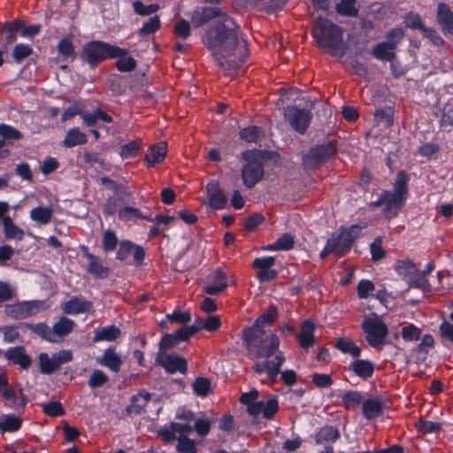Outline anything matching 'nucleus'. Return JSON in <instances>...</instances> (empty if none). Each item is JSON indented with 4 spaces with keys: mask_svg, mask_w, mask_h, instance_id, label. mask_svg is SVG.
<instances>
[{
    "mask_svg": "<svg viewBox=\"0 0 453 453\" xmlns=\"http://www.w3.org/2000/svg\"><path fill=\"white\" fill-rule=\"evenodd\" d=\"M243 344L248 356L258 361L260 358L272 359L278 353L280 340L274 334H266L265 331L244 329L242 331Z\"/></svg>",
    "mask_w": 453,
    "mask_h": 453,
    "instance_id": "obj_3",
    "label": "nucleus"
},
{
    "mask_svg": "<svg viewBox=\"0 0 453 453\" xmlns=\"http://www.w3.org/2000/svg\"><path fill=\"white\" fill-rule=\"evenodd\" d=\"M161 21L158 16H155L143 23L142 27L138 31L139 36L151 35L160 29Z\"/></svg>",
    "mask_w": 453,
    "mask_h": 453,
    "instance_id": "obj_47",
    "label": "nucleus"
},
{
    "mask_svg": "<svg viewBox=\"0 0 453 453\" xmlns=\"http://www.w3.org/2000/svg\"><path fill=\"white\" fill-rule=\"evenodd\" d=\"M383 401L380 398H370L363 402L362 411L366 419H373L383 412Z\"/></svg>",
    "mask_w": 453,
    "mask_h": 453,
    "instance_id": "obj_31",
    "label": "nucleus"
},
{
    "mask_svg": "<svg viewBox=\"0 0 453 453\" xmlns=\"http://www.w3.org/2000/svg\"><path fill=\"white\" fill-rule=\"evenodd\" d=\"M335 348L345 354H349L354 358L359 357L361 349L349 338H339L335 342Z\"/></svg>",
    "mask_w": 453,
    "mask_h": 453,
    "instance_id": "obj_37",
    "label": "nucleus"
},
{
    "mask_svg": "<svg viewBox=\"0 0 453 453\" xmlns=\"http://www.w3.org/2000/svg\"><path fill=\"white\" fill-rule=\"evenodd\" d=\"M88 142V137L85 133L80 131L79 128H71L67 134L65 138L63 141V144L66 148H73L77 145L86 144Z\"/></svg>",
    "mask_w": 453,
    "mask_h": 453,
    "instance_id": "obj_32",
    "label": "nucleus"
},
{
    "mask_svg": "<svg viewBox=\"0 0 453 453\" xmlns=\"http://www.w3.org/2000/svg\"><path fill=\"white\" fill-rule=\"evenodd\" d=\"M226 287V274L221 268H218L213 273L212 283L205 286L203 290L206 294L216 296L223 292Z\"/></svg>",
    "mask_w": 453,
    "mask_h": 453,
    "instance_id": "obj_30",
    "label": "nucleus"
},
{
    "mask_svg": "<svg viewBox=\"0 0 453 453\" xmlns=\"http://www.w3.org/2000/svg\"><path fill=\"white\" fill-rule=\"evenodd\" d=\"M264 176V165L259 160H250L243 166L242 177L247 188H252Z\"/></svg>",
    "mask_w": 453,
    "mask_h": 453,
    "instance_id": "obj_16",
    "label": "nucleus"
},
{
    "mask_svg": "<svg viewBox=\"0 0 453 453\" xmlns=\"http://www.w3.org/2000/svg\"><path fill=\"white\" fill-rule=\"evenodd\" d=\"M53 216V210L50 207L38 206L31 210L30 218L35 222L41 225H47L50 222Z\"/></svg>",
    "mask_w": 453,
    "mask_h": 453,
    "instance_id": "obj_36",
    "label": "nucleus"
},
{
    "mask_svg": "<svg viewBox=\"0 0 453 453\" xmlns=\"http://www.w3.org/2000/svg\"><path fill=\"white\" fill-rule=\"evenodd\" d=\"M49 309V304L43 300H33L7 304L4 312L13 319L21 320L35 316Z\"/></svg>",
    "mask_w": 453,
    "mask_h": 453,
    "instance_id": "obj_7",
    "label": "nucleus"
},
{
    "mask_svg": "<svg viewBox=\"0 0 453 453\" xmlns=\"http://www.w3.org/2000/svg\"><path fill=\"white\" fill-rule=\"evenodd\" d=\"M436 19L442 32L453 35V12L447 4H438Z\"/></svg>",
    "mask_w": 453,
    "mask_h": 453,
    "instance_id": "obj_21",
    "label": "nucleus"
},
{
    "mask_svg": "<svg viewBox=\"0 0 453 453\" xmlns=\"http://www.w3.org/2000/svg\"><path fill=\"white\" fill-rule=\"evenodd\" d=\"M0 136L4 140L18 141L22 138V134L12 126L0 124Z\"/></svg>",
    "mask_w": 453,
    "mask_h": 453,
    "instance_id": "obj_57",
    "label": "nucleus"
},
{
    "mask_svg": "<svg viewBox=\"0 0 453 453\" xmlns=\"http://www.w3.org/2000/svg\"><path fill=\"white\" fill-rule=\"evenodd\" d=\"M109 381V377L103 371L96 369L92 372L88 380V385L91 388H101Z\"/></svg>",
    "mask_w": 453,
    "mask_h": 453,
    "instance_id": "obj_48",
    "label": "nucleus"
},
{
    "mask_svg": "<svg viewBox=\"0 0 453 453\" xmlns=\"http://www.w3.org/2000/svg\"><path fill=\"white\" fill-rule=\"evenodd\" d=\"M73 352L70 349H62L50 357L47 353L38 356L39 369L42 374H52L59 370L62 365L73 360Z\"/></svg>",
    "mask_w": 453,
    "mask_h": 453,
    "instance_id": "obj_12",
    "label": "nucleus"
},
{
    "mask_svg": "<svg viewBox=\"0 0 453 453\" xmlns=\"http://www.w3.org/2000/svg\"><path fill=\"white\" fill-rule=\"evenodd\" d=\"M449 321L444 320L440 326V335L444 341L453 342V311L449 314Z\"/></svg>",
    "mask_w": 453,
    "mask_h": 453,
    "instance_id": "obj_58",
    "label": "nucleus"
},
{
    "mask_svg": "<svg viewBox=\"0 0 453 453\" xmlns=\"http://www.w3.org/2000/svg\"><path fill=\"white\" fill-rule=\"evenodd\" d=\"M4 357L25 370L28 369L32 364V358L27 354L23 346L9 348L4 351Z\"/></svg>",
    "mask_w": 453,
    "mask_h": 453,
    "instance_id": "obj_20",
    "label": "nucleus"
},
{
    "mask_svg": "<svg viewBox=\"0 0 453 453\" xmlns=\"http://www.w3.org/2000/svg\"><path fill=\"white\" fill-rule=\"evenodd\" d=\"M58 51L65 58H73L75 56L74 47L70 38L62 39L58 44Z\"/></svg>",
    "mask_w": 453,
    "mask_h": 453,
    "instance_id": "obj_61",
    "label": "nucleus"
},
{
    "mask_svg": "<svg viewBox=\"0 0 453 453\" xmlns=\"http://www.w3.org/2000/svg\"><path fill=\"white\" fill-rule=\"evenodd\" d=\"M167 151L166 142H161L153 146H151L146 152L145 155V164L147 166L151 167L157 164L161 163L165 156Z\"/></svg>",
    "mask_w": 453,
    "mask_h": 453,
    "instance_id": "obj_27",
    "label": "nucleus"
},
{
    "mask_svg": "<svg viewBox=\"0 0 453 453\" xmlns=\"http://www.w3.org/2000/svg\"><path fill=\"white\" fill-rule=\"evenodd\" d=\"M24 326L31 332L41 337L42 339L54 342L52 327L50 328L46 323L30 324L25 323Z\"/></svg>",
    "mask_w": 453,
    "mask_h": 453,
    "instance_id": "obj_35",
    "label": "nucleus"
},
{
    "mask_svg": "<svg viewBox=\"0 0 453 453\" xmlns=\"http://www.w3.org/2000/svg\"><path fill=\"white\" fill-rule=\"evenodd\" d=\"M192 387L194 393L196 395L204 397L208 395L209 392L211 391V381L206 378L199 377L196 379Z\"/></svg>",
    "mask_w": 453,
    "mask_h": 453,
    "instance_id": "obj_50",
    "label": "nucleus"
},
{
    "mask_svg": "<svg viewBox=\"0 0 453 453\" xmlns=\"http://www.w3.org/2000/svg\"><path fill=\"white\" fill-rule=\"evenodd\" d=\"M374 120L377 125H382L385 127H389L394 123V112L389 108L379 109L374 113Z\"/></svg>",
    "mask_w": 453,
    "mask_h": 453,
    "instance_id": "obj_43",
    "label": "nucleus"
},
{
    "mask_svg": "<svg viewBox=\"0 0 453 453\" xmlns=\"http://www.w3.org/2000/svg\"><path fill=\"white\" fill-rule=\"evenodd\" d=\"M119 242L115 232L109 229L104 232L102 249L104 252L108 253L115 250Z\"/></svg>",
    "mask_w": 453,
    "mask_h": 453,
    "instance_id": "obj_45",
    "label": "nucleus"
},
{
    "mask_svg": "<svg viewBox=\"0 0 453 453\" xmlns=\"http://www.w3.org/2000/svg\"><path fill=\"white\" fill-rule=\"evenodd\" d=\"M23 22L20 20H13L6 22L1 28V33L5 35L7 44H12L17 39V33L22 28Z\"/></svg>",
    "mask_w": 453,
    "mask_h": 453,
    "instance_id": "obj_38",
    "label": "nucleus"
},
{
    "mask_svg": "<svg viewBox=\"0 0 453 453\" xmlns=\"http://www.w3.org/2000/svg\"><path fill=\"white\" fill-rule=\"evenodd\" d=\"M312 35L319 45L334 57H342L347 52L343 42V30L331 20L319 17L313 25Z\"/></svg>",
    "mask_w": 453,
    "mask_h": 453,
    "instance_id": "obj_2",
    "label": "nucleus"
},
{
    "mask_svg": "<svg viewBox=\"0 0 453 453\" xmlns=\"http://www.w3.org/2000/svg\"><path fill=\"white\" fill-rule=\"evenodd\" d=\"M96 363L114 372H119L123 362L120 356L113 349H107L101 357L96 358Z\"/></svg>",
    "mask_w": 453,
    "mask_h": 453,
    "instance_id": "obj_28",
    "label": "nucleus"
},
{
    "mask_svg": "<svg viewBox=\"0 0 453 453\" xmlns=\"http://www.w3.org/2000/svg\"><path fill=\"white\" fill-rule=\"evenodd\" d=\"M173 34L177 37L187 39L191 34L190 23L185 19L177 21L173 27Z\"/></svg>",
    "mask_w": 453,
    "mask_h": 453,
    "instance_id": "obj_59",
    "label": "nucleus"
},
{
    "mask_svg": "<svg viewBox=\"0 0 453 453\" xmlns=\"http://www.w3.org/2000/svg\"><path fill=\"white\" fill-rule=\"evenodd\" d=\"M176 449L179 453H196L197 447L195 440L188 437L177 438Z\"/></svg>",
    "mask_w": 453,
    "mask_h": 453,
    "instance_id": "obj_51",
    "label": "nucleus"
},
{
    "mask_svg": "<svg viewBox=\"0 0 453 453\" xmlns=\"http://www.w3.org/2000/svg\"><path fill=\"white\" fill-rule=\"evenodd\" d=\"M338 14L345 17H357L359 12L357 0H341L335 6Z\"/></svg>",
    "mask_w": 453,
    "mask_h": 453,
    "instance_id": "obj_41",
    "label": "nucleus"
},
{
    "mask_svg": "<svg viewBox=\"0 0 453 453\" xmlns=\"http://www.w3.org/2000/svg\"><path fill=\"white\" fill-rule=\"evenodd\" d=\"M188 337L186 334V332L183 330L182 326L180 327L173 334H166L162 338L159 343V352L158 354L166 353V350L172 349L175 345H177L180 342L188 341Z\"/></svg>",
    "mask_w": 453,
    "mask_h": 453,
    "instance_id": "obj_26",
    "label": "nucleus"
},
{
    "mask_svg": "<svg viewBox=\"0 0 453 453\" xmlns=\"http://www.w3.org/2000/svg\"><path fill=\"white\" fill-rule=\"evenodd\" d=\"M92 303L84 298L72 297L67 302L62 303V311L65 314H79L90 311Z\"/></svg>",
    "mask_w": 453,
    "mask_h": 453,
    "instance_id": "obj_25",
    "label": "nucleus"
},
{
    "mask_svg": "<svg viewBox=\"0 0 453 453\" xmlns=\"http://www.w3.org/2000/svg\"><path fill=\"white\" fill-rule=\"evenodd\" d=\"M127 53H128L127 50L118 46L102 41H92L82 47L80 57L83 62L94 69L107 58H115Z\"/></svg>",
    "mask_w": 453,
    "mask_h": 453,
    "instance_id": "obj_5",
    "label": "nucleus"
},
{
    "mask_svg": "<svg viewBox=\"0 0 453 453\" xmlns=\"http://www.w3.org/2000/svg\"><path fill=\"white\" fill-rule=\"evenodd\" d=\"M311 382L320 389L329 388L334 384V380L330 374L326 373H313L311 375Z\"/></svg>",
    "mask_w": 453,
    "mask_h": 453,
    "instance_id": "obj_53",
    "label": "nucleus"
},
{
    "mask_svg": "<svg viewBox=\"0 0 453 453\" xmlns=\"http://www.w3.org/2000/svg\"><path fill=\"white\" fill-rule=\"evenodd\" d=\"M145 257L144 249L130 241H121L119 244L116 259L140 266Z\"/></svg>",
    "mask_w": 453,
    "mask_h": 453,
    "instance_id": "obj_13",
    "label": "nucleus"
},
{
    "mask_svg": "<svg viewBox=\"0 0 453 453\" xmlns=\"http://www.w3.org/2000/svg\"><path fill=\"white\" fill-rule=\"evenodd\" d=\"M75 326V322L65 316H62L52 326L54 342H60L65 336L70 334Z\"/></svg>",
    "mask_w": 453,
    "mask_h": 453,
    "instance_id": "obj_23",
    "label": "nucleus"
},
{
    "mask_svg": "<svg viewBox=\"0 0 453 453\" xmlns=\"http://www.w3.org/2000/svg\"><path fill=\"white\" fill-rule=\"evenodd\" d=\"M408 174L404 171H400L396 174L393 190L382 191L385 218L391 219L396 217L398 211L403 206L408 196Z\"/></svg>",
    "mask_w": 453,
    "mask_h": 453,
    "instance_id": "obj_4",
    "label": "nucleus"
},
{
    "mask_svg": "<svg viewBox=\"0 0 453 453\" xmlns=\"http://www.w3.org/2000/svg\"><path fill=\"white\" fill-rule=\"evenodd\" d=\"M3 225L6 238L15 239L18 241H21L24 238V231L18 226H16L9 216L4 218Z\"/></svg>",
    "mask_w": 453,
    "mask_h": 453,
    "instance_id": "obj_40",
    "label": "nucleus"
},
{
    "mask_svg": "<svg viewBox=\"0 0 453 453\" xmlns=\"http://www.w3.org/2000/svg\"><path fill=\"white\" fill-rule=\"evenodd\" d=\"M21 419L15 416H6L0 421V430L4 432H15L19 429Z\"/></svg>",
    "mask_w": 453,
    "mask_h": 453,
    "instance_id": "obj_49",
    "label": "nucleus"
},
{
    "mask_svg": "<svg viewBox=\"0 0 453 453\" xmlns=\"http://www.w3.org/2000/svg\"><path fill=\"white\" fill-rule=\"evenodd\" d=\"M42 411L50 417H58L65 413V410L59 402H50L44 404Z\"/></svg>",
    "mask_w": 453,
    "mask_h": 453,
    "instance_id": "obj_64",
    "label": "nucleus"
},
{
    "mask_svg": "<svg viewBox=\"0 0 453 453\" xmlns=\"http://www.w3.org/2000/svg\"><path fill=\"white\" fill-rule=\"evenodd\" d=\"M158 363L169 372L186 373L188 371V362L186 358L174 353H163L157 355Z\"/></svg>",
    "mask_w": 453,
    "mask_h": 453,
    "instance_id": "obj_17",
    "label": "nucleus"
},
{
    "mask_svg": "<svg viewBox=\"0 0 453 453\" xmlns=\"http://www.w3.org/2000/svg\"><path fill=\"white\" fill-rule=\"evenodd\" d=\"M340 437L338 429L332 426H325L321 427L315 435L317 444L324 442H334Z\"/></svg>",
    "mask_w": 453,
    "mask_h": 453,
    "instance_id": "obj_33",
    "label": "nucleus"
},
{
    "mask_svg": "<svg viewBox=\"0 0 453 453\" xmlns=\"http://www.w3.org/2000/svg\"><path fill=\"white\" fill-rule=\"evenodd\" d=\"M85 252L84 255L88 260L87 271L94 277L98 279H105L109 275V268L103 265L101 259L89 253L87 247H83Z\"/></svg>",
    "mask_w": 453,
    "mask_h": 453,
    "instance_id": "obj_24",
    "label": "nucleus"
},
{
    "mask_svg": "<svg viewBox=\"0 0 453 453\" xmlns=\"http://www.w3.org/2000/svg\"><path fill=\"white\" fill-rule=\"evenodd\" d=\"M416 427L423 434L436 433L441 430V425L438 422L419 419Z\"/></svg>",
    "mask_w": 453,
    "mask_h": 453,
    "instance_id": "obj_60",
    "label": "nucleus"
},
{
    "mask_svg": "<svg viewBox=\"0 0 453 453\" xmlns=\"http://www.w3.org/2000/svg\"><path fill=\"white\" fill-rule=\"evenodd\" d=\"M151 399V395L145 390H141L137 395L131 397V403L126 408L129 416H137L145 411L147 403Z\"/></svg>",
    "mask_w": 453,
    "mask_h": 453,
    "instance_id": "obj_22",
    "label": "nucleus"
},
{
    "mask_svg": "<svg viewBox=\"0 0 453 453\" xmlns=\"http://www.w3.org/2000/svg\"><path fill=\"white\" fill-rule=\"evenodd\" d=\"M421 333V329L413 324H407L402 328V336L406 342L419 340Z\"/></svg>",
    "mask_w": 453,
    "mask_h": 453,
    "instance_id": "obj_52",
    "label": "nucleus"
},
{
    "mask_svg": "<svg viewBox=\"0 0 453 453\" xmlns=\"http://www.w3.org/2000/svg\"><path fill=\"white\" fill-rule=\"evenodd\" d=\"M395 270L408 283L409 288L425 289L428 286L427 279L419 274L416 265L410 259L398 260L395 265Z\"/></svg>",
    "mask_w": 453,
    "mask_h": 453,
    "instance_id": "obj_9",
    "label": "nucleus"
},
{
    "mask_svg": "<svg viewBox=\"0 0 453 453\" xmlns=\"http://www.w3.org/2000/svg\"><path fill=\"white\" fill-rule=\"evenodd\" d=\"M215 18L220 19L205 34L204 44L219 64L226 69L242 65L248 56L247 42L241 27L219 7H197L191 15L194 27H200Z\"/></svg>",
    "mask_w": 453,
    "mask_h": 453,
    "instance_id": "obj_1",
    "label": "nucleus"
},
{
    "mask_svg": "<svg viewBox=\"0 0 453 453\" xmlns=\"http://www.w3.org/2000/svg\"><path fill=\"white\" fill-rule=\"evenodd\" d=\"M337 152V142L329 141L326 143L311 148L303 157V163L306 168L313 169L319 167Z\"/></svg>",
    "mask_w": 453,
    "mask_h": 453,
    "instance_id": "obj_8",
    "label": "nucleus"
},
{
    "mask_svg": "<svg viewBox=\"0 0 453 453\" xmlns=\"http://www.w3.org/2000/svg\"><path fill=\"white\" fill-rule=\"evenodd\" d=\"M315 326L310 320H304L302 323L301 330L296 334V340L303 349H309L314 344Z\"/></svg>",
    "mask_w": 453,
    "mask_h": 453,
    "instance_id": "obj_29",
    "label": "nucleus"
},
{
    "mask_svg": "<svg viewBox=\"0 0 453 453\" xmlns=\"http://www.w3.org/2000/svg\"><path fill=\"white\" fill-rule=\"evenodd\" d=\"M120 335V330L115 326H110L96 332L95 341H114Z\"/></svg>",
    "mask_w": 453,
    "mask_h": 453,
    "instance_id": "obj_46",
    "label": "nucleus"
},
{
    "mask_svg": "<svg viewBox=\"0 0 453 453\" xmlns=\"http://www.w3.org/2000/svg\"><path fill=\"white\" fill-rule=\"evenodd\" d=\"M363 402L364 396L362 395V393L356 390L347 391L342 395V403L346 410H355L361 403L363 404Z\"/></svg>",
    "mask_w": 453,
    "mask_h": 453,
    "instance_id": "obj_42",
    "label": "nucleus"
},
{
    "mask_svg": "<svg viewBox=\"0 0 453 453\" xmlns=\"http://www.w3.org/2000/svg\"><path fill=\"white\" fill-rule=\"evenodd\" d=\"M285 119L293 129L300 134H304L312 118L310 111L299 109L296 106H288L284 110Z\"/></svg>",
    "mask_w": 453,
    "mask_h": 453,
    "instance_id": "obj_15",
    "label": "nucleus"
},
{
    "mask_svg": "<svg viewBox=\"0 0 453 453\" xmlns=\"http://www.w3.org/2000/svg\"><path fill=\"white\" fill-rule=\"evenodd\" d=\"M133 8L138 15L148 16L157 12L159 5L157 4L144 5L141 1L137 0L133 3Z\"/></svg>",
    "mask_w": 453,
    "mask_h": 453,
    "instance_id": "obj_56",
    "label": "nucleus"
},
{
    "mask_svg": "<svg viewBox=\"0 0 453 453\" xmlns=\"http://www.w3.org/2000/svg\"><path fill=\"white\" fill-rule=\"evenodd\" d=\"M83 160L86 164L90 165L96 163L102 169H108V164L104 158L100 157V155L97 152L85 151L83 153Z\"/></svg>",
    "mask_w": 453,
    "mask_h": 453,
    "instance_id": "obj_63",
    "label": "nucleus"
},
{
    "mask_svg": "<svg viewBox=\"0 0 453 453\" xmlns=\"http://www.w3.org/2000/svg\"><path fill=\"white\" fill-rule=\"evenodd\" d=\"M361 226L352 225L351 226L342 229L340 234L334 233L328 239L335 250V255L338 257L344 256L352 247L355 240L359 236Z\"/></svg>",
    "mask_w": 453,
    "mask_h": 453,
    "instance_id": "obj_11",
    "label": "nucleus"
},
{
    "mask_svg": "<svg viewBox=\"0 0 453 453\" xmlns=\"http://www.w3.org/2000/svg\"><path fill=\"white\" fill-rule=\"evenodd\" d=\"M284 362L283 352H278L272 359L256 361L253 370L258 374L266 372L269 383L273 385L277 382L278 374L280 372V367Z\"/></svg>",
    "mask_w": 453,
    "mask_h": 453,
    "instance_id": "obj_14",
    "label": "nucleus"
},
{
    "mask_svg": "<svg viewBox=\"0 0 453 453\" xmlns=\"http://www.w3.org/2000/svg\"><path fill=\"white\" fill-rule=\"evenodd\" d=\"M259 392L252 389L250 392L243 393L240 397V402L247 406V411L251 416L262 414L265 419H272L279 411L278 398L271 395L267 401H258Z\"/></svg>",
    "mask_w": 453,
    "mask_h": 453,
    "instance_id": "obj_6",
    "label": "nucleus"
},
{
    "mask_svg": "<svg viewBox=\"0 0 453 453\" xmlns=\"http://www.w3.org/2000/svg\"><path fill=\"white\" fill-rule=\"evenodd\" d=\"M295 243L294 236L291 234H284L274 243L268 245V250H288L293 248Z\"/></svg>",
    "mask_w": 453,
    "mask_h": 453,
    "instance_id": "obj_44",
    "label": "nucleus"
},
{
    "mask_svg": "<svg viewBox=\"0 0 453 453\" xmlns=\"http://www.w3.org/2000/svg\"><path fill=\"white\" fill-rule=\"evenodd\" d=\"M33 53L31 46L19 43L13 49L12 57L16 62L19 63Z\"/></svg>",
    "mask_w": 453,
    "mask_h": 453,
    "instance_id": "obj_62",
    "label": "nucleus"
},
{
    "mask_svg": "<svg viewBox=\"0 0 453 453\" xmlns=\"http://www.w3.org/2000/svg\"><path fill=\"white\" fill-rule=\"evenodd\" d=\"M126 55L119 56V58L116 62V67L120 72H132L136 68V61L132 57H127Z\"/></svg>",
    "mask_w": 453,
    "mask_h": 453,
    "instance_id": "obj_55",
    "label": "nucleus"
},
{
    "mask_svg": "<svg viewBox=\"0 0 453 453\" xmlns=\"http://www.w3.org/2000/svg\"><path fill=\"white\" fill-rule=\"evenodd\" d=\"M372 55L377 59L385 61H392L395 58L396 56L395 49L385 42L378 43L373 48Z\"/></svg>",
    "mask_w": 453,
    "mask_h": 453,
    "instance_id": "obj_39",
    "label": "nucleus"
},
{
    "mask_svg": "<svg viewBox=\"0 0 453 453\" xmlns=\"http://www.w3.org/2000/svg\"><path fill=\"white\" fill-rule=\"evenodd\" d=\"M277 318V309L271 305L268 311L260 315L255 321L254 325L246 329H255L257 331H265L263 326L272 325Z\"/></svg>",
    "mask_w": 453,
    "mask_h": 453,
    "instance_id": "obj_34",
    "label": "nucleus"
},
{
    "mask_svg": "<svg viewBox=\"0 0 453 453\" xmlns=\"http://www.w3.org/2000/svg\"><path fill=\"white\" fill-rule=\"evenodd\" d=\"M208 204L214 210H222L227 203V197L219 188V182L211 180L206 186Z\"/></svg>",
    "mask_w": 453,
    "mask_h": 453,
    "instance_id": "obj_18",
    "label": "nucleus"
},
{
    "mask_svg": "<svg viewBox=\"0 0 453 453\" xmlns=\"http://www.w3.org/2000/svg\"><path fill=\"white\" fill-rule=\"evenodd\" d=\"M261 128L250 126L240 131V137L247 142H256L260 136Z\"/></svg>",
    "mask_w": 453,
    "mask_h": 453,
    "instance_id": "obj_54",
    "label": "nucleus"
},
{
    "mask_svg": "<svg viewBox=\"0 0 453 453\" xmlns=\"http://www.w3.org/2000/svg\"><path fill=\"white\" fill-rule=\"evenodd\" d=\"M362 328L366 334V341L370 346L377 348L385 343L388 329L379 318L365 319L362 323Z\"/></svg>",
    "mask_w": 453,
    "mask_h": 453,
    "instance_id": "obj_10",
    "label": "nucleus"
},
{
    "mask_svg": "<svg viewBox=\"0 0 453 453\" xmlns=\"http://www.w3.org/2000/svg\"><path fill=\"white\" fill-rule=\"evenodd\" d=\"M347 369L361 380H366L373 375L375 365L370 360L357 357L349 363Z\"/></svg>",
    "mask_w": 453,
    "mask_h": 453,
    "instance_id": "obj_19",
    "label": "nucleus"
}]
</instances>
